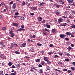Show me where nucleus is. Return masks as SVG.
Listing matches in <instances>:
<instances>
[{
    "mask_svg": "<svg viewBox=\"0 0 75 75\" xmlns=\"http://www.w3.org/2000/svg\"><path fill=\"white\" fill-rule=\"evenodd\" d=\"M15 35V34L14 33V31L13 30H11L9 32V36L11 37H14Z\"/></svg>",
    "mask_w": 75,
    "mask_h": 75,
    "instance_id": "1",
    "label": "nucleus"
},
{
    "mask_svg": "<svg viewBox=\"0 0 75 75\" xmlns=\"http://www.w3.org/2000/svg\"><path fill=\"white\" fill-rule=\"evenodd\" d=\"M54 6H55V7L57 8H58V7H60L61 6V5H58V4H57V2H54Z\"/></svg>",
    "mask_w": 75,
    "mask_h": 75,
    "instance_id": "2",
    "label": "nucleus"
},
{
    "mask_svg": "<svg viewBox=\"0 0 75 75\" xmlns=\"http://www.w3.org/2000/svg\"><path fill=\"white\" fill-rule=\"evenodd\" d=\"M12 25L13 26H14V27H18V23H13Z\"/></svg>",
    "mask_w": 75,
    "mask_h": 75,
    "instance_id": "3",
    "label": "nucleus"
},
{
    "mask_svg": "<svg viewBox=\"0 0 75 75\" xmlns=\"http://www.w3.org/2000/svg\"><path fill=\"white\" fill-rule=\"evenodd\" d=\"M59 36L60 38H64L66 36V35L65 34H61Z\"/></svg>",
    "mask_w": 75,
    "mask_h": 75,
    "instance_id": "4",
    "label": "nucleus"
},
{
    "mask_svg": "<svg viewBox=\"0 0 75 75\" xmlns=\"http://www.w3.org/2000/svg\"><path fill=\"white\" fill-rule=\"evenodd\" d=\"M24 30H25L24 29L19 28L17 30V31H24Z\"/></svg>",
    "mask_w": 75,
    "mask_h": 75,
    "instance_id": "5",
    "label": "nucleus"
},
{
    "mask_svg": "<svg viewBox=\"0 0 75 75\" xmlns=\"http://www.w3.org/2000/svg\"><path fill=\"white\" fill-rule=\"evenodd\" d=\"M25 45H26V43H24L22 44L21 45V46L22 47H24Z\"/></svg>",
    "mask_w": 75,
    "mask_h": 75,
    "instance_id": "6",
    "label": "nucleus"
},
{
    "mask_svg": "<svg viewBox=\"0 0 75 75\" xmlns=\"http://www.w3.org/2000/svg\"><path fill=\"white\" fill-rule=\"evenodd\" d=\"M0 57L1 58L4 59L5 58V56L4 54H0Z\"/></svg>",
    "mask_w": 75,
    "mask_h": 75,
    "instance_id": "7",
    "label": "nucleus"
},
{
    "mask_svg": "<svg viewBox=\"0 0 75 75\" xmlns=\"http://www.w3.org/2000/svg\"><path fill=\"white\" fill-rule=\"evenodd\" d=\"M43 59L45 60V61H47V62H49V60L48 59H47V57H45Z\"/></svg>",
    "mask_w": 75,
    "mask_h": 75,
    "instance_id": "8",
    "label": "nucleus"
},
{
    "mask_svg": "<svg viewBox=\"0 0 75 75\" xmlns=\"http://www.w3.org/2000/svg\"><path fill=\"white\" fill-rule=\"evenodd\" d=\"M16 9L17 8H12L11 11H12L13 12H14V11H16Z\"/></svg>",
    "mask_w": 75,
    "mask_h": 75,
    "instance_id": "9",
    "label": "nucleus"
},
{
    "mask_svg": "<svg viewBox=\"0 0 75 75\" xmlns=\"http://www.w3.org/2000/svg\"><path fill=\"white\" fill-rule=\"evenodd\" d=\"M16 3H14L12 6V8H16Z\"/></svg>",
    "mask_w": 75,
    "mask_h": 75,
    "instance_id": "10",
    "label": "nucleus"
},
{
    "mask_svg": "<svg viewBox=\"0 0 75 75\" xmlns=\"http://www.w3.org/2000/svg\"><path fill=\"white\" fill-rule=\"evenodd\" d=\"M46 27L48 28H50V25L48 24V23L46 24Z\"/></svg>",
    "mask_w": 75,
    "mask_h": 75,
    "instance_id": "11",
    "label": "nucleus"
},
{
    "mask_svg": "<svg viewBox=\"0 0 75 75\" xmlns=\"http://www.w3.org/2000/svg\"><path fill=\"white\" fill-rule=\"evenodd\" d=\"M66 35H71L72 33L70 32H67L66 33Z\"/></svg>",
    "mask_w": 75,
    "mask_h": 75,
    "instance_id": "12",
    "label": "nucleus"
},
{
    "mask_svg": "<svg viewBox=\"0 0 75 75\" xmlns=\"http://www.w3.org/2000/svg\"><path fill=\"white\" fill-rule=\"evenodd\" d=\"M16 71H15L14 73H11V75H16Z\"/></svg>",
    "mask_w": 75,
    "mask_h": 75,
    "instance_id": "13",
    "label": "nucleus"
},
{
    "mask_svg": "<svg viewBox=\"0 0 75 75\" xmlns=\"http://www.w3.org/2000/svg\"><path fill=\"white\" fill-rule=\"evenodd\" d=\"M37 7H34L33 8H32L31 9L32 10H34L35 11V10H37Z\"/></svg>",
    "mask_w": 75,
    "mask_h": 75,
    "instance_id": "14",
    "label": "nucleus"
},
{
    "mask_svg": "<svg viewBox=\"0 0 75 75\" xmlns=\"http://www.w3.org/2000/svg\"><path fill=\"white\" fill-rule=\"evenodd\" d=\"M44 4H45V3L44 2L41 3L40 4V6H43Z\"/></svg>",
    "mask_w": 75,
    "mask_h": 75,
    "instance_id": "15",
    "label": "nucleus"
},
{
    "mask_svg": "<svg viewBox=\"0 0 75 75\" xmlns=\"http://www.w3.org/2000/svg\"><path fill=\"white\" fill-rule=\"evenodd\" d=\"M42 20V18L40 17H38V21H41Z\"/></svg>",
    "mask_w": 75,
    "mask_h": 75,
    "instance_id": "16",
    "label": "nucleus"
},
{
    "mask_svg": "<svg viewBox=\"0 0 75 75\" xmlns=\"http://www.w3.org/2000/svg\"><path fill=\"white\" fill-rule=\"evenodd\" d=\"M14 45H15V46H17V44L16 43H13L11 44V46L12 47H13V46H14Z\"/></svg>",
    "mask_w": 75,
    "mask_h": 75,
    "instance_id": "17",
    "label": "nucleus"
},
{
    "mask_svg": "<svg viewBox=\"0 0 75 75\" xmlns=\"http://www.w3.org/2000/svg\"><path fill=\"white\" fill-rule=\"evenodd\" d=\"M62 20V18H60L58 20V23H61Z\"/></svg>",
    "mask_w": 75,
    "mask_h": 75,
    "instance_id": "18",
    "label": "nucleus"
},
{
    "mask_svg": "<svg viewBox=\"0 0 75 75\" xmlns=\"http://www.w3.org/2000/svg\"><path fill=\"white\" fill-rule=\"evenodd\" d=\"M43 31H47V32H49L50 31V30L49 29H48L47 28H45L43 30Z\"/></svg>",
    "mask_w": 75,
    "mask_h": 75,
    "instance_id": "19",
    "label": "nucleus"
},
{
    "mask_svg": "<svg viewBox=\"0 0 75 75\" xmlns=\"http://www.w3.org/2000/svg\"><path fill=\"white\" fill-rule=\"evenodd\" d=\"M55 14H56V15H57V16H58V15H59V14H60V12H58V11H57L55 12Z\"/></svg>",
    "mask_w": 75,
    "mask_h": 75,
    "instance_id": "20",
    "label": "nucleus"
},
{
    "mask_svg": "<svg viewBox=\"0 0 75 75\" xmlns=\"http://www.w3.org/2000/svg\"><path fill=\"white\" fill-rule=\"evenodd\" d=\"M15 53L16 54H20V52L19 51H16L15 52Z\"/></svg>",
    "mask_w": 75,
    "mask_h": 75,
    "instance_id": "21",
    "label": "nucleus"
},
{
    "mask_svg": "<svg viewBox=\"0 0 75 75\" xmlns=\"http://www.w3.org/2000/svg\"><path fill=\"white\" fill-rule=\"evenodd\" d=\"M8 65L9 66H11L13 65V63L11 62H9L8 63Z\"/></svg>",
    "mask_w": 75,
    "mask_h": 75,
    "instance_id": "22",
    "label": "nucleus"
},
{
    "mask_svg": "<svg viewBox=\"0 0 75 75\" xmlns=\"http://www.w3.org/2000/svg\"><path fill=\"white\" fill-rule=\"evenodd\" d=\"M45 64V62L44 61H42V62L41 63V65H44Z\"/></svg>",
    "mask_w": 75,
    "mask_h": 75,
    "instance_id": "23",
    "label": "nucleus"
},
{
    "mask_svg": "<svg viewBox=\"0 0 75 75\" xmlns=\"http://www.w3.org/2000/svg\"><path fill=\"white\" fill-rule=\"evenodd\" d=\"M40 61V60L39 58L37 59V60H35V61L36 62H39Z\"/></svg>",
    "mask_w": 75,
    "mask_h": 75,
    "instance_id": "24",
    "label": "nucleus"
},
{
    "mask_svg": "<svg viewBox=\"0 0 75 75\" xmlns=\"http://www.w3.org/2000/svg\"><path fill=\"white\" fill-rule=\"evenodd\" d=\"M67 50H72V48L71 47V46H69L67 48Z\"/></svg>",
    "mask_w": 75,
    "mask_h": 75,
    "instance_id": "25",
    "label": "nucleus"
},
{
    "mask_svg": "<svg viewBox=\"0 0 75 75\" xmlns=\"http://www.w3.org/2000/svg\"><path fill=\"white\" fill-rule=\"evenodd\" d=\"M68 2L69 3H72L73 2V0H68Z\"/></svg>",
    "mask_w": 75,
    "mask_h": 75,
    "instance_id": "26",
    "label": "nucleus"
},
{
    "mask_svg": "<svg viewBox=\"0 0 75 75\" xmlns=\"http://www.w3.org/2000/svg\"><path fill=\"white\" fill-rule=\"evenodd\" d=\"M4 43L3 42H1V43H0V45L4 46Z\"/></svg>",
    "mask_w": 75,
    "mask_h": 75,
    "instance_id": "27",
    "label": "nucleus"
},
{
    "mask_svg": "<svg viewBox=\"0 0 75 75\" xmlns=\"http://www.w3.org/2000/svg\"><path fill=\"white\" fill-rule=\"evenodd\" d=\"M2 30L4 31L6 30V27H3L2 28Z\"/></svg>",
    "mask_w": 75,
    "mask_h": 75,
    "instance_id": "28",
    "label": "nucleus"
},
{
    "mask_svg": "<svg viewBox=\"0 0 75 75\" xmlns=\"http://www.w3.org/2000/svg\"><path fill=\"white\" fill-rule=\"evenodd\" d=\"M71 27L72 28H75V25L74 24H72Z\"/></svg>",
    "mask_w": 75,
    "mask_h": 75,
    "instance_id": "29",
    "label": "nucleus"
},
{
    "mask_svg": "<svg viewBox=\"0 0 75 75\" xmlns=\"http://www.w3.org/2000/svg\"><path fill=\"white\" fill-rule=\"evenodd\" d=\"M30 51H31V52H33L34 51V48H31L30 49Z\"/></svg>",
    "mask_w": 75,
    "mask_h": 75,
    "instance_id": "30",
    "label": "nucleus"
},
{
    "mask_svg": "<svg viewBox=\"0 0 75 75\" xmlns=\"http://www.w3.org/2000/svg\"><path fill=\"white\" fill-rule=\"evenodd\" d=\"M26 4V3L24 1H23L22 3V5L23 6L24 5H25Z\"/></svg>",
    "mask_w": 75,
    "mask_h": 75,
    "instance_id": "31",
    "label": "nucleus"
},
{
    "mask_svg": "<svg viewBox=\"0 0 75 75\" xmlns=\"http://www.w3.org/2000/svg\"><path fill=\"white\" fill-rule=\"evenodd\" d=\"M37 45H38V46H41V45H42V44L39 43H37Z\"/></svg>",
    "mask_w": 75,
    "mask_h": 75,
    "instance_id": "32",
    "label": "nucleus"
},
{
    "mask_svg": "<svg viewBox=\"0 0 75 75\" xmlns=\"http://www.w3.org/2000/svg\"><path fill=\"white\" fill-rule=\"evenodd\" d=\"M3 71H0V75H3Z\"/></svg>",
    "mask_w": 75,
    "mask_h": 75,
    "instance_id": "33",
    "label": "nucleus"
},
{
    "mask_svg": "<svg viewBox=\"0 0 75 75\" xmlns=\"http://www.w3.org/2000/svg\"><path fill=\"white\" fill-rule=\"evenodd\" d=\"M39 71H40V73H42V72H43V70L40 69L39 70Z\"/></svg>",
    "mask_w": 75,
    "mask_h": 75,
    "instance_id": "34",
    "label": "nucleus"
},
{
    "mask_svg": "<svg viewBox=\"0 0 75 75\" xmlns=\"http://www.w3.org/2000/svg\"><path fill=\"white\" fill-rule=\"evenodd\" d=\"M15 14L16 16H18V15H19V13H18V12H15Z\"/></svg>",
    "mask_w": 75,
    "mask_h": 75,
    "instance_id": "35",
    "label": "nucleus"
},
{
    "mask_svg": "<svg viewBox=\"0 0 75 75\" xmlns=\"http://www.w3.org/2000/svg\"><path fill=\"white\" fill-rule=\"evenodd\" d=\"M47 33L45 31L43 32V34H44V35H47Z\"/></svg>",
    "mask_w": 75,
    "mask_h": 75,
    "instance_id": "36",
    "label": "nucleus"
},
{
    "mask_svg": "<svg viewBox=\"0 0 75 75\" xmlns=\"http://www.w3.org/2000/svg\"><path fill=\"white\" fill-rule=\"evenodd\" d=\"M71 69L72 70V71H75V68L73 67H71Z\"/></svg>",
    "mask_w": 75,
    "mask_h": 75,
    "instance_id": "37",
    "label": "nucleus"
},
{
    "mask_svg": "<svg viewBox=\"0 0 75 75\" xmlns=\"http://www.w3.org/2000/svg\"><path fill=\"white\" fill-rule=\"evenodd\" d=\"M66 8H68V9H69L70 8V6L69 5L67 6L66 7Z\"/></svg>",
    "mask_w": 75,
    "mask_h": 75,
    "instance_id": "38",
    "label": "nucleus"
},
{
    "mask_svg": "<svg viewBox=\"0 0 75 75\" xmlns=\"http://www.w3.org/2000/svg\"><path fill=\"white\" fill-rule=\"evenodd\" d=\"M21 19L22 20H24V18L23 16H21Z\"/></svg>",
    "mask_w": 75,
    "mask_h": 75,
    "instance_id": "39",
    "label": "nucleus"
},
{
    "mask_svg": "<svg viewBox=\"0 0 75 75\" xmlns=\"http://www.w3.org/2000/svg\"><path fill=\"white\" fill-rule=\"evenodd\" d=\"M59 56H58L57 55H55V56H54V58H58Z\"/></svg>",
    "mask_w": 75,
    "mask_h": 75,
    "instance_id": "40",
    "label": "nucleus"
},
{
    "mask_svg": "<svg viewBox=\"0 0 75 75\" xmlns=\"http://www.w3.org/2000/svg\"><path fill=\"white\" fill-rule=\"evenodd\" d=\"M55 71H57V72H61V71L60 70H58L56 69H55Z\"/></svg>",
    "mask_w": 75,
    "mask_h": 75,
    "instance_id": "41",
    "label": "nucleus"
},
{
    "mask_svg": "<svg viewBox=\"0 0 75 75\" xmlns=\"http://www.w3.org/2000/svg\"><path fill=\"white\" fill-rule=\"evenodd\" d=\"M52 31L53 33H55V29H53L52 30Z\"/></svg>",
    "mask_w": 75,
    "mask_h": 75,
    "instance_id": "42",
    "label": "nucleus"
},
{
    "mask_svg": "<svg viewBox=\"0 0 75 75\" xmlns=\"http://www.w3.org/2000/svg\"><path fill=\"white\" fill-rule=\"evenodd\" d=\"M49 46L50 47H53V46H54V45H53L52 44H50Z\"/></svg>",
    "mask_w": 75,
    "mask_h": 75,
    "instance_id": "43",
    "label": "nucleus"
},
{
    "mask_svg": "<svg viewBox=\"0 0 75 75\" xmlns=\"http://www.w3.org/2000/svg\"><path fill=\"white\" fill-rule=\"evenodd\" d=\"M65 61H69V59H68V58H66L65 59Z\"/></svg>",
    "mask_w": 75,
    "mask_h": 75,
    "instance_id": "44",
    "label": "nucleus"
},
{
    "mask_svg": "<svg viewBox=\"0 0 75 75\" xmlns=\"http://www.w3.org/2000/svg\"><path fill=\"white\" fill-rule=\"evenodd\" d=\"M46 69L47 70H50V67H49V66H47L46 67Z\"/></svg>",
    "mask_w": 75,
    "mask_h": 75,
    "instance_id": "45",
    "label": "nucleus"
},
{
    "mask_svg": "<svg viewBox=\"0 0 75 75\" xmlns=\"http://www.w3.org/2000/svg\"><path fill=\"white\" fill-rule=\"evenodd\" d=\"M61 2L60 3V4H62V5L64 4V1H62V2Z\"/></svg>",
    "mask_w": 75,
    "mask_h": 75,
    "instance_id": "46",
    "label": "nucleus"
},
{
    "mask_svg": "<svg viewBox=\"0 0 75 75\" xmlns=\"http://www.w3.org/2000/svg\"><path fill=\"white\" fill-rule=\"evenodd\" d=\"M16 66L17 67H20V65L19 64H17L16 65Z\"/></svg>",
    "mask_w": 75,
    "mask_h": 75,
    "instance_id": "47",
    "label": "nucleus"
},
{
    "mask_svg": "<svg viewBox=\"0 0 75 75\" xmlns=\"http://www.w3.org/2000/svg\"><path fill=\"white\" fill-rule=\"evenodd\" d=\"M65 40L66 41H69V38H65Z\"/></svg>",
    "mask_w": 75,
    "mask_h": 75,
    "instance_id": "48",
    "label": "nucleus"
},
{
    "mask_svg": "<svg viewBox=\"0 0 75 75\" xmlns=\"http://www.w3.org/2000/svg\"><path fill=\"white\" fill-rule=\"evenodd\" d=\"M64 53L65 54H66L67 55V56H70V54H69V53H67H67L66 52H64Z\"/></svg>",
    "mask_w": 75,
    "mask_h": 75,
    "instance_id": "49",
    "label": "nucleus"
},
{
    "mask_svg": "<svg viewBox=\"0 0 75 75\" xmlns=\"http://www.w3.org/2000/svg\"><path fill=\"white\" fill-rule=\"evenodd\" d=\"M12 68H16V67L14 65H13L11 67Z\"/></svg>",
    "mask_w": 75,
    "mask_h": 75,
    "instance_id": "50",
    "label": "nucleus"
},
{
    "mask_svg": "<svg viewBox=\"0 0 75 75\" xmlns=\"http://www.w3.org/2000/svg\"><path fill=\"white\" fill-rule=\"evenodd\" d=\"M63 71H67L68 69H64L63 70Z\"/></svg>",
    "mask_w": 75,
    "mask_h": 75,
    "instance_id": "51",
    "label": "nucleus"
},
{
    "mask_svg": "<svg viewBox=\"0 0 75 75\" xmlns=\"http://www.w3.org/2000/svg\"><path fill=\"white\" fill-rule=\"evenodd\" d=\"M21 27L22 28V29H24V25H21Z\"/></svg>",
    "mask_w": 75,
    "mask_h": 75,
    "instance_id": "52",
    "label": "nucleus"
},
{
    "mask_svg": "<svg viewBox=\"0 0 75 75\" xmlns=\"http://www.w3.org/2000/svg\"><path fill=\"white\" fill-rule=\"evenodd\" d=\"M72 65H73V66H75V62H73L72 63Z\"/></svg>",
    "mask_w": 75,
    "mask_h": 75,
    "instance_id": "53",
    "label": "nucleus"
},
{
    "mask_svg": "<svg viewBox=\"0 0 75 75\" xmlns=\"http://www.w3.org/2000/svg\"><path fill=\"white\" fill-rule=\"evenodd\" d=\"M66 25H67V24L66 23H63V26H66Z\"/></svg>",
    "mask_w": 75,
    "mask_h": 75,
    "instance_id": "54",
    "label": "nucleus"
},
{
    "mask_svg": "<svg viewBox=\"0 0 75 75\" xmlns=\"http://www.w3.org/2000/svg\"><path fill=\"white\" fill-rule=\"evenodd\" d=\"M71 47H74L75 45H74V44H71Z\"/></svg>",
    "mask_w": 75,
    "mask_h": 75,
    "instance_id": "55",
    "label": "nucleus"
},
{
    "mask_svg": "<svg viewBox=\"0 0 75 75\" xmlns=\"http://www.w3.org/2000/svg\"><path fill=\"white\" fill-rule=\"evenodd\" d=\"M31 69H34V70H35V71H37V69H35V67H33L32 68H31Z\"/></svg>",
    "mask_w": 75,
    "mask_h": 75,
    "instance_id": "56",
    "label": "nucleus"
},
{
    "mask_svg": "<svg viewBox=\"0 0 75 75\" xmlns=\"http://www.w3.org/2000/svg\"><path fill=\"white\" fill-rule=\"evenodd\" d=\"M41 22H42V23H45V20H43Z\"/></svg>",
    "mask_w": 75,
    "mask_h": 75,
    "instance_id": "57",
    "label": "nucleus"
},
{
    "mask_svg": "<svg viewBox=\"0 0 75 75\" xmlns=\"http://www.w3.org/2000/svg\"><path fill=\"white\" fill-rule=\"evenodd\" d=\"M1 64L3 66H5V64H4V63H2Z\"/></svg>",
    "mask_w": 75,
    "mask_h": 75,
    "instance_id": "58",
    "label": "nucleus"
},
{
    "mask_svg": "<svg viewBox=\"0 0 75 75\" xmlns=\"http://www.w3.org/2000/svg\"><path fill=\"white\" fill-rule=\"evenodd\" d=\"M38 67H42V65H41L40 64H39V65H38Z\"/></svg>",
    "mask_w": 75,
    "mask_h": 75,
    "instance_id": "59",
    "label": "nucleus"
},
{
    "mask_svg": "<svg viewBox=\"0 0 75 75\" xmlns=\"http://www.w3.org/2000/svg\"><path fill=\"white\" fill-rule=\"evenodd\" d=\"M67 72H68V73H70V72H71V71L70 70H68L67 71Z\"/></svg>",
    "mask_w": 75,
    "mask_h": 75,
    "instance_id": "60",
    "label": "nucleus"
},
{
    "mask_svg": "<svg viewBox=\"0 0 75 75\" xmlns=\"http://www.w3.org/2000/svg\"><path fill=\"white\" fill-rule=\"evenodd\" d=\"M71 6H75V4L74 3L71 4Z\"/></svg>",
    "mask_w": 75,
    "mask_h": 75,
    "instance_id": "61",
    "label": "nucleus"
},
{
    "mask_svg": "<svg viewBox=\"0 0 75 75\" xmlns=\"http://www.w3.org/2000/svg\"><path fill=\"white\" fill-rule=\"evenodd\" d=\"M62 18H67V17L64 16L62 17Z\"/></svg>",
    "mask_w": 75,
    "mask_h": 75,
    "instance_id": "62",
    "label": "nucleus"
},
{
    "mask_svg": "<svg viewBox=\"0 0 75 75\" xmlns=\"http://www.w3.org/2000/svg\"><path fill=\"white\" fill-rule=\"evenodd\" d=\"M36 37V36L34 35H32V38H35Z\"/></svg>",
    "mask_w": 75,
    "mask_h": 75,
    "instance_id": "63",
    "label": "nucleus"
},
{
    "mask_svg": "<svg viewBox=\"0 0 75 75\" xmlns=\"http://www.w3.org/2000/svg\"><path fill=\"white\" fill-rule=\"evenodd\" d=\"M72 14H75V11H72Z\"/></svg>",
    "mask_w": 75,
    "mask_h": 75,
    "instance_id": "64",
    "label": "nucleus"
}]
</instances>
